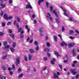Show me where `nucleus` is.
<instances>
[{
	"label": "nucleus",
	"mask_w": 79,
	"mask_h": 79,
	"mask_svg": "<svg viewBox=\"0 0 79 79\" xmlns=\"http://www.w3.org/2000/svg\"><path fill=\"white\" fill-rule=\"evenodd\" d=\"M47 18H48L51 21H52L53 20L52 18L51 17V15H50V14L49 13H48L47 14Z\"/></svg>",
	"instance_id": "obj_1"
},
{
	"label": "nucleus",
	"mask_w": 79,
	"mask_h": 79,
	"mask_svg": "<svg viewBox=\"0 0 79 79\" xmlns=\"http://www.w3.org/2000/svg\"><path fill=\"white\" fill-rule=\"evenodd\" d=\"M26 9H28V8L32 9V7L30 4V2H28V4L26 5Z\"/></svg>",
	"instance_id": "obj_2"
},
{
	"label": "nucleus",
	"mask_w": 79,
	"mask_h": 79,
	"mask_svg": "<svg viewBox=\"0 0 79 79\" xmlns=\"http://www.w3.org/2000/svg\"><path fill=\"white\" fill-rule=\"evenodd\" d=\"M53 6H50V9L52 11L53 10V13H54L55 14L56 16L58 17V15H57V13H56V12L55 11V10H53Z\"/></svg>",
	"instance_id": "obj_3"
},
{
	"label": "nucleus",
	"mask_w": 79,
	"mask_h": 79,
	"mask_svg": "<svg viewBox=\"0 0 79 79\" xmlns=\"http://www.w3.org/2000/svg\"><path fill=\"white\" fill-rule=\"evenodd\" d=\"M75 45V43H71L70 44H69L68 45V46L69 48H71L73 47Z\"/></svg>",
	"instance_id": "obj_4"
},
{
	"label": "nucleus",
	"mask_w": 79,
	"mask_h": 79,
	"mask_svg": "<svg viewBox=\"0 0 79 79\" xmlns=\"http://www.w3.org/2000/svg\"><path fill=\"white\" fill-rule=\"evenodd\" d=\"M20 57H18L16 59V60L17 61V63L16 64V66H18V64H19V60H20Z\"/></svg>",
	"instance_id": "obj_5"
},
{
	"label": "nucleus",
	"mask_w": 79,
	"mask_h": 79,
	"mask_svg": "<svg viewBox=\"0 0 79 79\" xmlns=\"http://www.w3.org/2000/svg\"><path fill=\"white\" fill-rule=\"evenodd\" d=\"M16 26L17 28L18 29V31L19 32H21V31H22V28L21 27L19 28V25L18 24V23H17L16 24Z\"/></svg>",
	"instance_id": "obj_6"
},
{
	"label": "nucleus",
	"mask_w": 79,
	"mask_h": 79,
	"mask_svg": "<svg viewBox=\"0 0 79 79\" xmlns=\"http://www.w3.org/2000/svg\"><path fill=\"white\" fill-rule=\"evenodd\" d=\"M70 71L74 76L77 73V72H75V69H71L70 70Z\"/></svg>",
	"instance_id": "obj_7"
},
{
	"label": "nucleus",
	"mask_w": 79,
	"mask_h": 79,
	"mask_svg": "<svg viewBox=\"0 0 79 79\" xmlns=\"http://www.w3.org/2000/svg\"><path fill=\"white\" fill-rule=\"evenodd\" d=\"M0 6H2V7L0 8V10H1L2 8H3L5 7V5L2 4V2H0Z\"/></svg>",
	"instance_id": "obj_8"
},
{
	"label": "nucleus",
	"mask_w": 79,
	"mask_h": 79,
	"mask_svg": "<svg viewBox=\"0 0 79 79\" xmlns=\"http://www.w3.org/2000/svg\"><path fill=\"white\" fill-rule=\"evenodd\" d=\"M8 15L6 14H5L4 15V16L3 18L5 19H6V20H8Z\"/></svg>",
	"instance_id": "obj_9"
},
{
	"label": "nucleus",
	"mask_w": 79,
	"mask_h": 79,
	"mask_svg": "<svg viewBox=\"0 0 79 79\" xmlns=\"http://www.w3.org/2000/svg\"><path fill=\"white\" fill-rule=\"evenodd\" d=\"M29 60H31L32 58V56L31 54H28V55Z\"/></svg>",
	"instance_id": "obj_10"
},
{
	"label": "nucleus",
	"mask_w": 79,
	"mask_h": 79,
	"mask_svg": "<svg viewBox=\"0 0 79 79\" xmlns=\"http://www.w3.org/2000/svg\"><path fill=\"white\" fill-rule=\"evenodd\" d=\"M72 52H73V56H74V57H75L76 56V53H75V49H73L72 50Z\"/></svg>",
	"instance_id": "obj_11"
},
{
	"label": "nucleus",
	"mask_w": 79,
	"mask_h": 79,
	"mask_svg": "<svg viewBox=\"0 0 79 79\" xmlns=\"http://www.w3.org/2000/svg\"><path fill=\"white\" fill-rule=\"evenodd\" d=\"M56 61V60H55V58H53L52 60L51 61V63L52 64H55V63H54V61Z\"/></svg>",
	"instance_id": "obj_12"
},
{
	"label": "nucleus",
	"mask_w": 79,
	"mask_h": 79,
	"mask_svg": "<svg viewBox=\"0 0 79 79\" xmlns=\"http://www.w3.org/2000/svg\"><path fill=\"white\" fill-rule=\"evenodd\" d=\"M61 46H67V44L65 43L64 42H63L61 44Z\"/></svg>",
	"instance_id": "obj_13"
},
{
	"label": "nucleus",
	"mask_w": 79,
	"mask_h": 79,
	"mask_svg": "<svg viewBox=\"0 0 79 79\" xmlns=\"http://www.w3.org/2000/svg\"><path fill=\"white\" fill-rule=\"evenodd\" d=\"M57 17L58 18V19H56V22L57 23H60V21H59V20H58L59 19H60V18H59L58 17V16Z\"/></svg>",
	"instance_id": "obj_14"
},
{
	"label": "nucleus",
	"mask_w": 79,
	"mask_h": 79,
	"mask_svg": "<svg viewBox=\"0 0 79 79\" xmlns=\"http://www.w3.org/2000/svg\"><path fill=\"white\" fill-rule=\"evenodd\" d=\"M16 18L17 20L18 23H20V18L18 17H15V18Z\"/></svg>",
	"instance_id": "obj_15"
},
{
	"label": "nucleus",
	"mask_w": 79,
	"mask_h": 79,
	"mask_svg": "<svg viewBox=\"0 0 79 79\" xmlns=\"http://www.w3.org/2000/svg\"><path fill=\"white\" fill-rule=\"evenodd\" d=\"M1 68L2 69V70H3L4 71H5L6 69V67H5V65H2Z\"/></svg>",
	"instance_id": "obj_16"
},
{
	"label": "nucleus",
	"mask_w": 79,
	"mask_h": 79,
	"mask_svg": "<svg viewBox=\"0 0 79 79\" xmlns=\"http://www.w3.org/2000/svg\"><path fill=\"white\" fill-rule=\"evenodd\" d=\"M53 78L56 79V78H58V76L55 73H54Z\"/></svg>",
	"instance_id": "obj_17"
},
{
	"label": "nucleus",
	"mask_w": 79,
	"mask_h": 79,
	"mask_svg": "<svg viewBox=\"0 0 79 79\" xmlns=\"http://www.w3.org/2000/svg\"><path fill=\"white\" fill-rule=\"evenodd\" d=\"M9 48L10 49L11 52H15V50L14 48Z\"/></svg>",
	"instance_id": "obj_18"
},
{
	"label": "nucleus",
	"mask_w": 79,
	"mask_h": 79,
	"mask_svg": "<svg viewBox=\"0 0 79 79\" xmlns=\"http://www.w3.org/2000/svg\"><path fill=\"white\" fill-rule=\"evenodd\" d=\"M30 52L31 53H34V50L32 48H31L29 50Z\"/></svg>",
	"instance_id": "obj_19"
},
{
	"label": "nucleus",
	"mask_w": 79,
	"mask_h": 79,
	"mask_svg": "<svg viewBox=\"0 0 79 79\" xmlns=\"http://www.w3.org/2000/svg\"><path fill=\"white\" fill-rule=\"evenodd\" d=\"M54 39L55 42H57V36H55V35H54Z\"/></svg>",
	"instance_id": "obj_20"
},
{
	"label": "nucleus",
	"mask_w": 79,
	"mask_h": 79,
	"mask_svg": "<svg viewBox=\"0 0 79 79\" xmlns=\"http://www.w3.org/2000/svg\"><path fill=\"white\" fill-rule=\"evenodd\" d=\"M43 2H44V0H40L38 1V4L39 5H40V3Z\"/></svg>",
	"instance_id": "obj_21"
},
{
	"label": "nucleus",
	"mask_w": 79,
	"mask_h": 79,
	"mask_svg": "<svg viewBox=\"0 0 79 79\" xmlns=\"http://www.w3.org/2000/svg\"><path fill=\"white\" fill-rule=\"evenodd\" d=\"M10 37H12L13 38V39H15V38H14V37H15L14 34H10Z\"/></svg>",
	"instance_id": "obj_22"
},
{
	"label": "nucleus",
	"mask_w": 79,
	"mask_h": 79,
	"mask_svg": "<svg viewBox=\"0 0 79 79\" xmlns=\"http://www.w3.org/2000/svg\"><path fill=\"white\" fill-rule=\"evenodd\" d=\"M10 45H6L5 46V47H4V49H6V48H10Z\"/></svg>",
	"instance_id": "obj_23"
},
{
	"label": "nucleus",
	"mask_w": 79,
	"mask_h": 79,
	"mask_svg": "<svg viewBox=\"0 0 79 79\" xmlns=\"http://www.w3.org/2000/svg\"><path fill=\"white\" fill-rule=\"evenodd\" d=\"M23 74H21L20 75H19V76L18 77V78L19 79H21L23 76Z\"/></svg>",
	"instance_id": "obj_24"
},
{
	"label": "nucleus",
	"mask_w": 79,
	"mask_h": 79,
	"mask_svg": "<svg viewBox=\"0 0 79 79\" xmlns=\"http://www.w3.org/2000/svg\"><path fill=\"white\" fill-rule=\"evenodd\" d=\"M16 42H15L13 43V45L12 46V47L13 48H15V47H16Z\"/></svg>",
	"instance_id": "obj_25"
},
{
	"label": "nucleus",
	"mask_w": 79,
	"mask_h": 79,
	"mask_svg": "<svg viewBox=\"0 0 79 79\" xmlns=\"http://www.w3.org/2000/svg\"><path fill=\"white\" fill-rule=\"evenodd\" d=\"M55 54L56 56H60V55H59V54L58 53V52H55Z\"/></svg>",
	"instance_id": "obj_26"
},
{
	"label": "nucleus",
	"mask_w": 79,
	"mask_h": 79,
	"mask_svg": "<svg viewBox=\"0 0 79 79\" xmlns=\"http://www.w3.org/2000/svg\"><path fill=\"white\" fill-rule=\"evenodd\" d=\"M24 58L25 60L26 61H27L28 60V59H27V57L26 56H24Z\"/></svg>",
	"instance_id": "obj_27"
},
{
	"label": "nucleus",
	"mask_w": 79,
	"mask_h": 79,
	"mask_svg": "<svg viewBox=\"0 0 79 79\" xmlns=\"http://www.w3.org/2000/svg\"><path fill=\"white\" fill-rule=\"evenodd\" d=\"M34 44L36 46H38L39 45V44H38V42L37 41H35Z\"/></svg>",
	"instance_id": "obj_28"
},
{
	"label": "nucleus",
	"mask_w": 79,
	"mask_h": 79,
	"mask_svg": "<svg viewBox=\"0 0 79 79\" xmlns=\"http://www.w3.org/2000/svg\"><path fill=\"white\" fill-rule=\"evenodd\" d=\"M3 44H4V45L5 46L6 45H7L8 43L6 41H5L3 42Z\"/></svg>",
	"instance_id": "obj_29"
},
{
	"label": "nucleus",
	"mask_w": 79,
	"mask_h": 79,
	"mask_svg": "<svg viewBox=\"0 0 79 79\" xmlns=\"http://www.w3.org/2000/svg\"><path fill=\"white\" fill-rule=\"evenodd\" d=\"M73 33H74V31L73 30L70 31H69V34L70 35H71V34H72Z\"/></svg>",
	"instance_id": "obj_30"
},
{
	"label": "nucleus",
	"mask_w": 79,
	"mask_h": 79,
	"mask_svg": "<svg viewBox=\"0 0 79 79\" xmlns=\"http://www.w3.org/2000/svg\"><path fill=\"white\" fill-rule=\"evenodd\" d=\"M39 32H43V28H40L39 29Z\"/></svg>",
	"instance_id": "obj_31"
},
{
	"label": "nucleus",
	"mask_w": 79,
	"mask_h": 79,
	"mask_svg": "<svg viewBox=\"0 0 79 79\" xmlns=\"http://www.w3.org/2000/svg\"><path fill=\"white\" fill-rule=\"evenodd\" d=\"M64 30H65L64 27L63 26H62V32H64Z\"/></svg>",
	"instance_id": "obj_32"
},
{
	"label": "nucleus",
	"mask_w": 79,
	"mask_h": 79,
	"mask_svg": "<svg viewBox=\"0 0 79 79\" xmlns=\"http://www.w3.org/2000/svg\"><path fill=\"white\" fill-rule=\"evenodd\" d=\"M35 49L36 51H38L39 50V46H37V47H36Z\"/></svg>",
	"instance_id": "obj_33"
},
{
	"label": "nucleus",
	"mask_w": 79,
	"mask_h": 79,
	"mask_svg": "<svg viewBox=\"0 0 79 79\" xmlns=\"http://www.w3.org/2000/svg\"><path fill=\"white\" fill-rule=\"evenodd\" d=\"M13 19V16H10L9 17H8V18H7V20H8V19Z\"/></svg>",
	"instance_id": "obj_34"
},
{
	"label": "nucleus",
	"mask_w": 79,
	"mask_h": 79,
	"mask_svg": "<svg viewBox=\"0 0 79 79\" xmlns=\"http://www.w3.org/2000/svg\"><path fill=\"white\" fill-rule=\"evenodd\" d=\"M47 50V51L48 52H49L50 51V49L47 48H45L44 49V51L45 52H46V51Z\"/></svg>",
	"instance_id": "obj_35"
},
{
	"label": "nucleus",
	"mask_w": 79,
	"mask_h": 79,
	"mask_svg": "<svg viewBox=\"0 0 79 79\" xmlns=\"http://www.w3.org/2000/svg\"><path fill=\"white\" fill-rule=\"evenodd\" d=\"M6 56H3L2 57V59H3V60H5V59H6Z\"/></svg>",
	"instance_id": "obj_36"
},
{
	"label": "nucleus",
	"mask_w": 79,
	"mask_h": 79,
	"mask_svg": "<svg viewBox=\"0 0 79 79\" xmlns=\"http://www.w3.org/2000/svg\"><path fill=\"white\" fill-rule=\"evenodd\" d=\"M9 32L10 34H12V30L11 29L9 30Z\"/></svg>",
	"instance_id": "obj_37"
},
{
	"label": "nucleus",
	"mask_w": 79,
	"mask_h": 79,
	"mask_svg": "<svg viewBox=\"0 0 79 79\" xmlns=\"http://www.w3.org/2000/svg\"><path fill=\"white\" fill-rule=\"evenodd\" d=\"M44 61H47V60H48L47 59V58L46 57H44Z\"/></svg>",
	"instance_id": "obj_38"
},
{
	"label": "nucleus",
	"mask_w": 79,
	"mask_h": 79,
	"mask_svg": "<svg viewBox=\"0 0 79 79\" xmlns=\"http://www.w3.org/2000/svg\"><path fill=\"white\" fill-rule=\"evenodd\" d=\"M75 32L77 33V34H79V31L77 30H75Z\"/></svg>",
	"instance_id": "obj_39"
},
{
	"label": "nucleus",
	"mask_w": 79,
	"mask_h": 79,
	"mask_svg": "<svg viewBox=\"0 0 79 79\" xmlns=\"http://www.w3.org/2000/svg\"><path fill=\"white\" fill-rule=\"evenodd\" d=\"M2 27H4V26H5V23H2Z\"/></svg>",
	"instance_id": "obj_40"
},
{
	"label": "nucleus",
	"mask_w": 79,
	"mask_h": 79,
	"mask_svg": "<svg viewBox=\"0 0 79 79\" xmlns=\"http://www.w3.org/2000/svg\"><path fill=\"white\" fill-rule=\"evenodd\" d=\"M69 38L70 39H72L73 40L74 39V37L73 36H70L69 37Z\"/></svg>",
	"instance_id": "obj_41"
},
{
	"label": "nucleus",
	"mask_w": 79,
	"mask_h": 79,
	"mask_svg": "<svg viewBox=\"0 0 79 79\" xmlns=\"http://www.w3.org/2000/svg\"><path fill=\"white\" fill-rule=\"evenodd\" d=\"M11 24V23L10 22H8L7 23V25L9 26V25H10Z\"/></svg>",
	"instance_id": "obj_42"
},
{
	"label": "nucleus",
	"mask_w": 79,
	"mask_h": 79,
	"mask_svg": "<svg viewBox=\"0 0 79 79\" xmlns=\"http://www.w3.org/2000/svg\"><path fill=\"white\" fill-rule=\"evenodd\" d=\"M21 71V68H19L18 71V72L19 73H20Z\"/></svg>",
	"instance_id": "obj_43"
},
{
	"label": "nucleus",
	"mask_w": 79,
	"mask_h": 79,
	"mask_svg": "<svg viewBox=\"0 0 79 79\" xmlns=\"http://www.w3.org/2000/svg\"><path fill=\"white\" fill-rule=\"evenodd\" d=\"M75 77L76 79H78L79 77V74H77L76 76Z\"/></svg>",
	"instance_id": "obj_44"
},
{
	"label": "nucleus",
	"mask_w": 79,
	"mask_h": 79,
	"mask_svg": "<svg viewBox=\"0 0 79 79\" xmlns=\"http://www.w3.org/2000/svg\"><path fill=\"white\" fill-rule=\"evenodd\" d=\"M46 6H47V8H48V4H49V3L48 2H46Z\"/></svg>",
	"instance_id": "obj_45"
},
{
	"label": "nucleus",
	"mask_w": 79,
	"mask_h": 79,
	"mask_svg": "<svg viewBox=\"0 0 79 79\" xmlns=\"http://www.w3.org/2000/svg\"><path fill=\"white\" fill-rule=\"evenodd\" d=\"M20 36L21 39H23V38H24V36H23V35L20 34Z\"/></svg>",
	"instance_id": "obj_46"
},
{
	"label": "nucleus",
	"mask_w": 79,
	"mask_h": 79,
	"mask_svg": "<svg viewBox=\"0 0 79 79\" xmlns=\"http://www.w3.org/2000/svg\"><path fill=\"white\" fill-rule=\"evenodd\" d=\"M10 76H12V75H13V73L12 71H10Z\"/></svg>",
	"instance_id": "obj_47"
},
{
	"label": "nucleus",
	"mask_w": 79,
	"mask_h": 79,
	"mask_svg": "<svg viewBox=\"0 0 79 79\" xmlns=\"http://www.w3.org/2000/svg\"><path fill=\"white\" fill-rule=\"evenodd\" d=\"M47 45L48 47H50V43L49 42L47 43Z\"/></svg>",
	"instance_id": "obj_48"
},
{
	"label": "nucleus",
	"mask_w": 79,
	"mask_h": 79,
	"mask_svg": "<svg viewBox=\"0 0 79 79\" xmlns=\"http://www.w3.org/2000/svg\"><path fill=\"white\" fill-rule=\"evenodd\" d=\"M30 71V67H28L27 68V71L28 72Z\"/></svg>",
	"instance_id": "obj_49"
},
{
	"label": "nucleus",
	"mask_w": 79,
	"mask_h": 79,
	"mask_svg": "<svg viewBox=\"0 0 79 79\" xmlns=\"http://www.w3.org/2000/svg\"><path fill=\"white\" fill-rule=\"evenodd\" d=\"M69 19H70V21H74V20H73V18H72L71 17H70L69 18Z\"/></svg>",
	"instance_id": "obj_50"
},
{
	"label": "nucleus",
	"mask_w": 79,
	"mask_h": 79,
	"mask_svg": "<svg viewBox=\"0 0 79 79\" xmlns=\"http://www.w3.org/2000/svg\"><path fill=\"white\" fill-rule=\"evenodd\" d=\"M3 77H3L1 75H0V79H3Z\"/></svg>",
	"instance_id": "obj_51"
},
{
	"label": "nucleus",
	"mask_w": 79,
	"mask_h": 79,
	"mask_svg": "<svg viewBox=\"0 0 79 79\" xmlns=\"http://www.w3.org/2000/svg\"><path fill=\"white\" fill-rule=\"evenodd\" d=\"M63 11L64 12V13H65L67 12V10L65 9H63Z\"/></svg>",
	"instance_id": "obj_52"
},
{
	"label": "nucleus",
	"mask_w": 79,
	"mask_h": 79,
	"mask_svg": "<svg viewBox=\"0 0 79 79\" xmlns=\"http://www.w3.org/2000/svg\"><path fill=\"white\" fill-rule=\"evenodd\" d=\"M33 42V40L31 39V40H30L29 41V42L30 44H32Z\"/></svg>",
	"instance_id": "obj_53"
},
{
	"label": "nucleus",
	"mask_w": 79,
	"mask_h": 79,
	"mask_svg": "<svg viewBox=\"0 0 79 79\" xmlns=\"http://www.w3.org/2000/svg\"><path fill=\"white\" fill-rule=\"evenodd\" d=\"M3 15V11H2L1 13V16H2Z\"/></svg>",
	"instance_id": "obj_54"
},
{
	"label": "nucleus",
	"mask_w": 79,
	"mask_h": 79,
	"mask_svg": "<svg viewBox=\"0 0 79 79\" xmlns=\"http://www.w3.org/2000/svg\"><path fill=\"white\" fill-rule=\"evenodd\" d=\"M12 2H13V0H10L9 1V3H11Z\"/></svg>",
	"instance_id": "obj_55"
},
{
	"label": "nucleus",
	"mask_w": 79,
	"mask_h": 79,
	"mask_svg": "<svg viewBox=\"0 0 79 79\" xmlns=\"http://www.w3.org/2000/svg\"><path fill=\"white\" fill-rule=\"evenodd\" d=\"M12 69H15V66L14 64H13L12 65Z\"/></svg>",
	"instance_id": "obj_56"
},
{
	"label": "nucleus",
	"mask_w": 79,
	"mask_h": 79,
	"mask_svg": "<svg viewBox=\"0 0 79 79\" xmlns=\"http://www.w3.org/2000/svg\"><path fill=\"white\" fill-rule=\"evenodd\" d=\"M8 70L9 71H11L12 70V69H11V68H10V67H8Z\"/></svg>",
	"instance_id": "obj_57"
},
{
	"label": "nucleus",
	"mask_w": 79,
	"mask_h": 79,
	"mask_svg": "<svg viewBox=\"0 0 79 79\" xmlns=\"http://www.w3.org/2000/svg\"><path fill=\"white\" fill-rule=\"evenodd\" d=\"M73 64H76L77 63V61H74L73 62Z\"/></svg>",
	"instance_id": "obj_58"
},
{
	"label": "nucleus",
	"mask_w": 79,
	"mask_h": 79,
	"mask_svg": "<svg viewBox=\"0 0 79 79\" xmlns=\"http://www.w3.org/2000/svg\"><path fill=\"white\" fill-rule=\"evenodd\" d=\"M59 67L60 68V69H62V65L59 64Z\"/></svg>",
	"instance_id": "obj_59"
},
{
	"label": "nucleus",
	"mask_w": 79,
	"mask_h": 79,
	"mask_svg": "<svg viewBox=\"0 0 79 79\" xmlns=\"http://www.w3.org/2000/svg\"><path fill=\"white\" fill-rule=\"evenodd\" d=\"M48 54V57H50V54L49 53H47Z\"/></svg>",
	"instance_id": "obj_60"
},
{
	"label": "nucleus",
	"mask_w": 79,
	"mask_h": 79,
	"mask_svg": "<svg viewBox=\"0 0 79 79\" xmlns=\"http://www.w3.org/2000/svg\"><path fill=\"white\" fill-rule=\"evenodd\" d=\"M45 39L46 40H47L48 39V36H47L45 37Z\"/></svg>",
	"instance_id": "obj_61"
},
{
	"label": "nucleus",
	"mask_w": 79,
	"mask_h": 79,
	"mask_svg": "<svg viewBox=\"0 0 79 79\" xmlns=\"http://www.w3.org/2000/svg\"><path fill=\"white\" fill-rule=\"evenodd\" d=\"M25 29H28V26L27 25L25 26Z\"/></svg>",
	"instance_id": "obj_62"
},
{
	"label": "nucleus",
	"mask_w": 79,
	"mask_h": 79,
	"mask_svg": "<svg viewBox=\"0 0 79 79\" xmlns=\"http://www.w3.org/2000/svg\"><path fill=\"white\" fill-rule=\"evenodd\" d=\"M3 33L2 32H0V36H2V35H3Z\"/></svg>",
	"instance_id": "obj_63"
},
{
	"label": "nucleus",
	"mask_w": 79,
	"mask_h": 79,
	"mask_svg": "<svg viewBox=\"0 0 79 79\" xmlns=\"http://www.w3.org/2000/svg\"><path fill=\"white\" fill-rule=\"evenodd\" d=\"M68 62V60H64V63H67Z\"/></svg>",
	"instance_id": "obj_64"
}]
</instances>
